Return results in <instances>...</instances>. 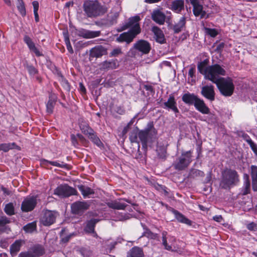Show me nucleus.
<instances>
[{
  "label": "nucleus",
  "mask_w": 257,
  "mask_h": 257,
  "mask_svg": "<svg viewBox=\"0 0 257 257\" xmlns=\"http://www.w3.org/2000/svg\"><path fill=\"white\" fill-rule=\"evenodd\" d=\"M157 130H133L129 139L132 143H141L145 151L148 147L153 148L157 144Z\"/></svg>",
  "instance_id": "nucleus-1"
},
{
  "label": "nucleus",
  "mask_w": 257,
  "mask_h": 257,
  "mask_svg": "<svg viewBox=\"0 0 257 257\" xmlns=\"http://www.w3.org/2000/svg\"><path fill=\"white\" fill-rule=\"evenodd\" d=\"M221 74H216L214 78H212L213 83L216 84L220 92L224 96H230L232 95L234 90V85L233 80L230 77H221Z\"/></svg>",
  "instance_id": "nucleus-2"
},
{
  "label": "nucleus",
  "mask_w": 257,
  "mask_h": 257,
  "mask_svg": "<svg viewBox=\"0 0 257 257\" xmlns=\"http://www.w3.org/2000/svg\"><path fill=\"white\" fill-rule=\"evenodd\" d=\"M207 62L208 60H205L198 63L197 66L198 71L204 75V78L206 79L211 81V77L214 78L217 74L225 75L226 71L220 65L216 64L206 67Z\"/></svg>",
  "instance_id": "nucleus-3"
},
{
  "label": "nucleus",
  "mask_w": 257,
  "mask_h": 257,
  "mask_svg": "<svg viewBox=\"0 0 257 257\" xmlns=\"http://www.w3.org/2000/svg\"><path fill=\"white\" fill-rule=\"evenodd\" d=\"M86 15L89 18H96L104 15L107 11V8L101 5L97 1H86L83 5Z\"/></svg>",
  "instance_id": "nucleus-4"
},
{
  "label": "nucleus",
  "mask_w": 257,
  "mask_h": 257,
  "mask_svg": "<svg viewBox=\"0 0 257 257\" xmlns=\"http://www.w3.org/2000/svg\"><path fill=\"white\" fill-rule=\"evenodd\" d=\"M239 182V176L237 172L231 169L226 168L221 173L220 186L224 189H230Z\"/></svg>",
  "instance_id": "nucleus-5"
},
{
  "label": "nucleus",
  "mask_w": 257,
  "mask_h": 257,
  "mask_svg": "<svg viewBox=\"0 0 257 257\" xmlns=\"http://www.w3.org/2000/svg\"><path fill=\"white\" fill-rule=\"evenodd\" d=\"M191 153V151L182 153L179 158L178 161L174 165L175 169L179 171H182L187 168L192 161Z\"/></svg>",
  "instance_id": "nucleus-6"
},
{
  "label": "nucleus",
  "mask_w": 257,
  "mask_h": 257,
  "mask_svg": "<svg viewBox=\"0 0 257 257\" xmlns=\"http://www.w3.org/2000/svg\"><path fill=\"white\" fill-rule=\"evenodd\" d=\"M77 191L74 188L69 186L67 184L59 185L54 191V194L63 198L68 197L72 195H77Z\"/></svg>",
  "instance_id": "nucleus-7"
},
{
  "label": "nucleus",
  "mask_w": 257,
  "mask_h": 257,
  "mask_svg": "<svg viewBox=\"0 0 257 257\" xmlns=\"http://www.w3.org/2000/svg\"><path fill=\"white\" fill-rule=\"evenodd\" d=\"M37 204V196H29L22 203L21 209L23 212L33 211Z\"/></svg>",
  "instance_id": "nucleus-8"
},
{
  "label": "nucleus",
  "mask_w": 257,
  "mask_h": 257,
  "mask_svg": "<svg viewBox=\"0 0 257 257\" xmlns=\"http://www.w3.org/2000/svg\"><path fill=\"white\" fill-rule=\"evenodd\" d=\"M90 206L89 201H76L71 204V211L74 214L80 215L88 209Z\"/></svg>",
  "instance_id": "nucleus-9"
},
{
  "label": "nucleus",
  "mask_w": 257,
  "mask_h": 257,
  "mask_svg": "<svg viewBox=\"0 0 257 257\" xmlns=\"http://www.w3.org/2000/svg\"><path fill=\"white\" fill-rule=\"evenodd\" d=\"M133 32L129 31L127 32H124L121 34L119 37L116 38V41L118 42H125L127 44L132 42L137 35L140 34L139 28H136Z\"/></svg>",
  "instance_id": "nucleus-10"
},
{
  "label": "nucleus",
  "mask_w": 257,
  "mask_h": 257,
  "mask_svg": "<svg viewBox=\"0 0 257 257\" xmlns=\"http://www.w3.org/2000/svg\"><path fill=\"white\" fill-rule=\"evenodd\" d=\"M56 213L54 211L46 210L40 219L41 223L44 226H48L53 224L56 220Z\"/></svg>",
  "instance_id": "nucleus-11"
},
{
  "label": "nucleus",
  "mask_w": 257,
  "mask_h": 257,
  "mask_svg": "<svg viewBox=\"0 0 257 257\" xmlns=\"http://www.w3.org/2000/svg\"><path fill=\"white\" fill-rule=\"evenodd\" d=\"M134 48L143 54H148L151 50V46L147 41L140 40L134 44Z\"/></svg>",
  "instance_id": "nucleus-12"
},
{
  "label": "nucleus",
  "mask_w": 257,
  "mask_h": 257,
  "mask_svg": "<svg viewBox=\"0 0 257 257\" xmlns=\"http://www.w3.org/2000/svg\"><path fill=\"white\" fill-rule=\"evenodd\" d=\"M140 20V17L139 16H135L134 17L130 18L127 22H126L121 28L120 31H123L127 29L128 28H131L130 31L133 32V30L136 29V28H139L140 33H141V29L139 24V22Z\"/></svg>",
  "instance_id": "nucleus-13"
},
{
  "label": "nucleus",
  "mask_w": 257,
  "mask_h": 257,
  "mask_svg": "<svg viewBox=\"0 0 257 257\" xmlns=\"http://www.w3.org/2000/svg\"><path fill=\"white\" fill-rule=\"evenodd\" d=\"M82 133L87 136L88 138L96 146L101 148L103 146V143L93 130H82Z\"/></svg>",
  "instance_id": "nucleus-14"
},
{
  "label": "nucleus",
  "mask_w": 257,
  "mask_h": 257,
  "mask_svg": "<svg viewBox=\"0 0 257 257\" xmlns=\"http://www.w3.org/2000/svg\"><path fill=\"white\" fill-rule=\"evenodd\" d=\"M193 7V13L195 16H200L201 18H207L208 15H206L205 11H203V7L200 4L198 0H190Z\"/></svg>",
  "instance_id": "nucleus-15"
},
{
  "label": "nucleus",
  "mask_w": 257,
  "mask_h": 257,
  "mask_svg": "<svg viewBox=\"0 0 257 257\" xmlns=\"http://www.w3.org/2000/svg\"><path fill=\"white\" fill-rule=\"evenodd\" d=\"M100 219L97 218H91L86 222V225L84 228L85 232L88 234H93V236H97V233L95 231L96 224L99 222Z\"/></svg>",
  "instance_id": "nucleus-16"
},
{
  "label": "nucleus",
  "mask_w": 257,
  "mask_h": 257,
  "mask_svg": "<svg viewBox=\"0 0 257 257\" xmlns=\"http://www.w3.org/2000/svg\"><path fill=\"white\" fill-rule=\"evenodd\" d=\"M201 94L211 101L215 99L214 87L212 85L203 86L201 88Z\"/></svg>",
  "instance_id": "nucleus-17"
},
{
  "label": "nucleus",
  "mask_w": 257,
  "mask_h": 257,
  "mask_svg": "<svg viewBox=\"0 0 257 257\" xmlns=\"http://www.w3.org/2000/svg\"><path fill=\"white\" fill-rule=\"evenodd\" d=\"M165 14L159 9L154 10L151 14L152 19L159 25H163L166 20Z\"/></svg>",
  "instance_id": "nucleus-18"
},
{
  "label": "nucleus",
  "mask_w": 257,
  "mask_h": 257,
  "mask_svg": "<svg viewBox=\"0 0 257 257\" xmlns=\"http://www.w3.org/2000/svg\"><path fill=\"white\" fill-rule=\"evenodd\" d=\"M186 23V18L185 16H182L177 22L171 26V29L175 34H178L185 30Z\"/></svg>",
  "instance_id": "nucleus-19"
},
{
  "label": "nucleus",
  "mask_w": 257,
  "mask_h": 257,
  "mask_svg": "<svg viewBox=\"0 0 257 257\" xmlns=\"http://www.w3.org/2000/svg\"><path fill=\"white\" fill-rule=\"evenodd\" d=\"M243 179V186L240 189L238 196H245L250 194L251 192L250 181L249 176L247 174H245Z\"/></svg>",
  "instance_id": "nucleus-20"
},
{
  "label": "nucleus",
  "mask_w": 257,
  "mask_h": 257,
  "mask_svg": "<svg viewBox=\"0 0 257 257\" xmlns=\"http://www.w3.org/2000/svg\"><path fill=\"white\" fill-rule=\"evenodd\" d=\"M184 0H173L171 2L169 8L173 12L180 14L184 10Z\"/></svg>",
  "instance_id": "nucleus-21"
},
{
  "label": "nucleus",
  "mask_w": 257,
  "mask_h": 257,
  "mask_svg": "<svg viewBox=\"0 0 257 257\" xmlns=\"http://www.w3.org/2000/svg\"><path fill=\"white\" fill-rule=\"evenodd\" d=\"M106 53V49L101 45L97 46L90 50V56L93 58H99Z\"/></svg>",
  "instance_id": "nucleus-22"
},
{
  "label": "nucleus",
  "mask_w": 257,
  "mask_h": 257,
  "mask_svg": "<svg viewBox=\"0 0 257 257\" xmlns=\"http://www.w3.org/2000/svg\"><path fill=\"white\" fill-rule=\"evenodd\" d=\"M172 212L174 215L175 218L178 222L186 224L190 226L192 225V221L187 218L185 215L180 213L179 211L172 208Z\"/></svg>",
  "instance_id": "nucleus-23"
},
{
  "label": "nucleus",
  "mask_w": 257,
  "mask_h": 257,
  "mask_svg": "<svg viewBox=\"0 0 257 257\" xmlns=\"http://www.w3.org/2000/svg\"><path fill=\"white\" fill-rule=\"evenodd\" d=\"M101 34L100 31H91L82 30L79 31L78 35L85 39H91L99 36Z\"/></svg>",
  "instance_id": "nucleus-24"
},
{
  "label": "nucleus",
  "mask_w": 257,
  "mask_h": 257,
  "mask_svg": "<svg viewBox=\"0 0 257 257\" xmlns=\"http://www.w3.org/2000/svg\"><path fill=\"white\" fill-rule=\"evenodd\" d=\"M152 31L154 34L155 38L157 42L160 44H164L166 42L163 32L158 27H153L152 28Z\"/></svg>",
  "instance_id": "nucleus-25"
},
{
  "label": "nucleus",
  "mask_w": 257,
  "mask_h": 257,
  "mask_svg": "<svg viewBox=\"0 0 257 257\" xmlns=\"http://www.w3.org/2000/svg\"><path fill=\"white\" fill-rule=\"evenodd\" d=\"M195 108L203 114H209L210 112L209 108L206 106L204 101L199 98L194 104Z\"/></svg>",
  "instance_id": "nucleus-26"
},
{
  "label": "nucleus",
  "mask_w": 257,
  "mask_h": 257,
  "mask_svg": "<svg viewBox=\"0 0 257 257\" xmlns=\"http://www.w3.org/2000/svg\"><path fill=\"white\" fill-rule=\"evenodd\" d=\"M24 41L27 44L30 50L34 52L37 56L39 57L43 55L36 47L35 44L28 36L26 35L24 37Z\"/></svg>",
  "instance_id": "nucleus-27"
},
{
  "label": "nucleus",
  "mask_w": 257,
  "mask_h": 257,
  "mask_svg": "<svg viewBox=\"0 0 257 257\" xmlns=\"http://www.w3.org/2000/svg\"><path fill=\"white\" fill-rule=\"evenodd\" d=\"M23 243H24V241L23 240L18 239L15 240V242L11 245L10 252L12 256L16 255L20 250Z\"/></svg>",
  "instance_id": "nucleus-28"
},
{
  "label": "nucleus",
  "mask_w": 257,
  "mask_h": 257,
  "mask_svg": "<svg viewBox=\"0 0 257 257\" xmlns=\"http://www.w3.org/2000/svg\"><path fill=\"white\" fill-rule=\"evenodd\" d=\"M198 97L193 93H185L182 97V101L188 105H193L195 104Z\"/></svg>",
  "instance_id": "nucleus-29"
},
{
  "label": "nucleus",
  "mask_w": 257,
  "mask_h": 257,
  "mask_svg": "<svg viewBox=\"0 0 257 257\" xmlns=\"http://www.w3.org/2000/svg\"><path fill=\"white\" fill-rule=\"evenodd\" d=\"M250 176L252 181V190L254 192H257V166H251Z\"/></svg>",
  "instance_id": "nucleus-30"
},
{
  "label": "nucleus",
  "mask_w": 257,
  "mask_h": 257,
  "mask_svg": "<svg viewBox=\"0 0 257 257\" xmlns=\"http://www.w3.org/2000/svg\"><path fill=\"white\" fill-rule=\"evenodd\" d=\"M126 257H144V254L141 248L134 246L128 252Z\"/></svg>",
  "instance_id": "nucleus-31"
},
{
  "label": "nucleus",
  "mask_w": 257,
  "mask_h": 257,
  "mask_svg": "<svg viewBox=\"0 0 257 257\" xmlns=\"http://www.w3.org/2000/svg\"><path fill=\"white\" fill-rule=\"evenodd\" d=\"M35 257H40L45 253L43 246L39 244H36L31 248V251Z\"/></svg>",
  "instance_id": "nucleus-32"
},
{
  "label": "nucleus",
  "mask_w": 257,
  "mask_h": 257,
  "mask_svg": "<svg viewBox=\"0 0 257 257\" xmlns=\"http://www.w3.org/2000/svg\"><path fill=\"white\" fill-rule=\"evenodd\" d=\"M164 104L166 107L172 110L175 112H178L179 110L176 106V102L173 96L170 95L167 101L164 102Z\"/></svg>",
  "instance_id": "nucleus-33"
},
{
  "label": "nucleus",
  "mask_w": 257,
  "mask_h": 257,
  "mask_svg": "<svg viewBox=\"0 0 257 257\" xmlns=\"http://www.w3.org/2000/svg\"><path fill=\"white\" fill-rule=\"evenodd\" d=\"M141 226L144 230L142 236H145L148 238L152 239H156L158 238V234L152 232L151 230L148 228V227L145 224L141 223Z\"/></svg>",
  "instance_id": "nucleus-34"
},
{
  "label": "nucleus",
  "mask_w": 257,
  "mask_h": 257,
  "mask_svg": "<svg viewBox=\"0 0 257 257\" xmlns=\"http://www.w3.org/2000/svg\"><path fill=\"white\" fill-rule=\"evenodd\" d=\"M107 205L109 208L116 210H124L127 206L126 204L120 203L116 200L108 202Z\"/></svg>",
  "instance_id": "nucleus-35"
},
{
  "label": "nucleus",
  "mask_w": 257,
  "mask_h": 257,
  "mask_svg": "<svg viewBox=\"0 0 257 257\" xmlns=\"http://www.w3.org/2000/svg\"><path fill=\"white\" fill-rule=\"evenodd\" d=\"M56 102V97L55 95H51L47 104V112L49 114L53 113V108Z\"/></svg>",
  "instance_id": "nucleus-36"
},
{
  "label": "nucleus",
  "mask_w": 257,
  "mask_h": 257,
  "mask_svg": "<svg viewBox=\"0 0 257 257\" xmlns=\"http://www.w3.org/2000/svg\"><path fill=\"white\" fill-rule=\"evenodd\" d=\"M78 189L84 198L90 195L94 194V190L90 187H85L82 185L78 186Z\"/></svg>",
  "instance_id": "nucleus-37"
},
{
  "label": "nucleus",
  "mask_w": 257,
  "mask_h": 257,
  "mask_svg": "<svg viewBox=\"0 0 257 257\" xmlns=\"http://www.w3.org/2000/svg\"><path fill=\"white\" fill-rule=\"evenodd\" d=\"M125 110L123 106L115 105L111 108V113L115 117H117V114L123 115L125 113Z\"/></svg>",
  "instance_id": "nucleus-38"
},
{
  "label": "nucleus",
  "mask_w": 257,
  "mask_h": 257,
  "mask_svg": "<svg viewBox=\"0 0 257 257\" xmlns=\"http://www.w3.org/2000/svg\"><path fill=\"white\" fill-rule=\"evenodd\" d=\"M118 17V14L116 12L109 13L107 15L106 24L110 26L115 24Z\"/></svg>",
  "instance_id": "nucleus-39"
},
{
  "label": "nucleus",
  "mask_w": 257,
  "mask_h": 257,
  "mask_svg": "<svg viewBox=\"0 0 257 257\" xmlns=\"http://www.w3.org/2000/svg\"><path fill=\"white\" fill-rule=\"evenodd\" d=\"M23 230L27 233H32L37 230V224L35 221L27 224L24 226Z\"/></svg>",
  "instance_id": "nucleus-40"
},
{
  "label": "nucleus",
  "mask_w": 257,
  "mask_h": 257,
  "mask_svg": "<svg viewBox=\"0 0 257 257\" xmlns=\"http://www.w3.org/2000/svg\"><path fill=\"white\" fill-rule=\"evenodd\" d=\"M102 67L103 69H115L117 67L116 60L105 61L102 63Z\"/></svg>",
  "instance_id": "nucleus-41"
},
{
  "label": "nucleus",
  "mask_w": 257,
  "mask_h": 257,
  "mask_svg": "<svg viewBox=\"0 0 257 257\" xmlns=\"http://www.w3.org/2000/svg\"><path fill=\"white\" fill-rule=\"evenodd\" d=\"M17 7L22 16L25 17L26 15V11L24 1L23 0H18Z\"/></svg>",
  "instance_id": "nucleus-42"
},
{
  "label": "nucleus",
  "mask_w": 257,
  "mask_h": 257,
  "mask_svg": "<svg viewBox=\"0 0 257 257\" xmlns=\"http://www.w3.org/2000/svg\"><path fill=\"white\" fill-rule=\"evenodd\" d=\"M5 212L9 216H12L15 214V207L13 203L7 204L4 208Z\"/></svg>",
  "instance_id": "nucleus-43"
},
{
  "label": "nucleus",
  "mask_w": 257,
  "mask_h": 257,
  "mask_svg": "<svg viewBox=\"0 0 257 257\" xmlns=\"http://www.w3.org/2000/svg\"><path fill=\"white\" fill-rule=\"evenodd\" d=\"M167 232L166 231H163L162 232V244L164 246V248L167 250H171L172 246L169 245L167 243Z\"/></svg>",
  "instance_id": "nucleus-44"
},
{
  "label": "nucleus",
  "mask_w": 257,
  "mask_h": 257,
  "mask_svg": "<svg viewBox=\"0 0 257 257\" xmlns=\"http://www.w3.org/2000/svg\"><path fill=\"white\" fill-rule=\"evenodd\" d=\"M204 175V173L203 171L197 169H192L189 174L190 177L193 178L196 177H203Z\"/></svg>",
  "instance_id": "nucleus-45"
},
{
  "label": "nucleus",
  "mask_w": 257,
  "mask_h": 257,
  "mask_svg": "<svg viewBox=\"0 0 257 257\" xmlns=\"http://www.w3.org/2000/svg\"><path fill=\"white\" fill-rule=\"evenodd\" d=\"M246 142L249 145L252 151L257 156V145L255 144L249 137H248V139L246 140Z\"/></svg>",
  "instance_id": "nucleus-46"
},
{
  "label": "nucleus",
  "mask_w": 257,
  "mask_h": 257,
  "mask_svg": "<svg viewBox=\"0 0 257 257\" xmlns=\"http://www.w3.org/2000/svg\"><path fill=\"white\" fill-rule=\"evenodd\" d=\"M77 136L78 139V141L80 142V143L84 147H87L88 145L89 142L82 135L80 134H77Z\"/></svg>",
  "instance_id": "nucleus-47"
},
{
  "label": "nucleus",
  "mask_w": 257,
  "mask_h": 257,
  "mask_svg": "<svg viewBox=\"0 0 257 257\" xmlns=\"http://www.w3.org/2000/svg\"><path fill=\"white\" fill-rule=\"evenodd\" d=\"M70 139L72 145L75 148H78V147L79 146V144L77 135H75L74 134H71L70 136Z\"/></svg>",
  "instance_id": "nucleus-48"
},
{
  "label": "nucleus",
  "mask_w": 257,
  "mask_h": 257,
  "mask_svg": "<svg viewBox=\"0 0 257 257\" xmlns=\"http://www.w3.org/2000/svg\"><path fill=\"white\" fill-rule=\"evenodd\" d=\"M10 220L6 216H2L0 217V226H4L5 225L10 223Z\"/></svg>",
  "instance_id": "nucleus-49"
},
{
  "label": "nucleus",
  "mask_w": 257,
  "mask_h": 257,
  "mask_svg": "<svg viewBox=\"0 0 257 257\" xmlns=\"http://www.w3.org/2000/svg\"><path fill=\"white\" fill-rule=\"evenodd\" d=\"M49 164L61 168H66L67 166V164L64 163L63 162L62 164H60L56 161H50Z\"/></svg>",
  "instance_id": "nucleus-50"
},
{
  "label": "nucleus",
  "mask_w": 257,
  "mask_h": 257,
  "mask_svg": "<svg viewBox=\"0 0 257 257\" xmlns=\"http://www.w3.org/2000/svg\"><path fill=\"white\" fill-rule=\"evenodd\" d=\"M206 31L207 34L212 37H216L218 34L217 31L214 29L207 28L206 29Z\"/></svg>",
  "instance_id": "nucleus-51"
},
{
  "label": "nucleus",
  "mask_w": 257,
  "mask_h": 257,
  "mask_svg": "<svg viewBox=\"0 0 257 257\" xmlns=\"http://www.w3.org/2000/svg\"><path fill=\"white\" fill-rule=\"evenodd\" d=\"M122 53L121 49L120 48L114 49L110 53V56L116 57Z\"/></svg>",
  "instance_id": "nucleus-52"
},
{
  "label": "nucleus",
  "mask_w": 257,
  "mask_h": 257,
  "mask_svg": "<svg viewBox=\"0 0 257 257\" xmlns=\"http://www.w3.org/2000/svg\"><path fill=\"white\" fill-rule=\"evenodd\" d=\"M27 68L31 75H35L38 73L37 70L32 65H27Z\"/></svg>",
  "instance_id": "nucleus-53"
},
{
  "label": "nucleus",
  "mask_w": 257,
  "mask_h": 257,
  "mask_svg": "<svg viewBox=\"0 0 257 257\" xmlns=\"http://www.w3.org/2000/svg\"><path fill=\"white\" fill-rule=\"evenodd\" d=\"M18 257H35L30 251L21 252Z\"/></svg>",
  "instance_id": "nucleus-54"
},
{
  "label": "nucleus",
  "mask_w": 257,
  "mask_h": 257,
  "mask_svg": "<svg viewBox=\"0 0 257 257\" xmlns=\"http://www.w3.org/2000/svg\"><path fill=\"white\" fill-rule=\"evenodd\" d=\"M246 227L250 231L257 230V225L253 222L248 223Z\"/></svg>",
  "instance_id": "nucleus-55"
},
{
  "label": "nucleus",
  "mask_w": 257,
  "mask_h": 257,
  "mask_svg": "<svg viewBox=\"0 0 257 257\" xmlns=\"http://www.w3.org/2000/svg\"><path fill=\"white\" fill-rule=\"evenodd\" d=\"M65 42L68 51L71 53H73V50L71 45L69 39L68 37L65 38Z\"/></svg>",
  "instance_id": "nucleus-56"
},
{
  "label": "nucleus",
  "mask_w": 257,
  "mask_h": 257,
  "mask_svg": "<svg viewBox=\"0 0 257 257\" xmlns=\"http://www.w3.org/2000/svg\"><path fill=\"white\" fill-rule=\"evenodd\" d=\"M10 145L8 144H2L0 145V149L5 152H7L10 150Z\"/></svg>",
  "instance_id": "nucleus-57"
},
{
  "label": "nucleus",
  "mask_w": 257,
  "mask_h": 257,
  "mask_svg": "<svg viewBox=\"0 0 257 257\" xmlns=\"http://www.w3.org/2000/svg\"><path fill=\"white\" fill-rule=\"evenodd\" d=\"M73 236V234H70L66 236L61 237V241L63 243H67L68 242L71 237Z\"/></svg>",
  "instance_id": "nucleus-58"
},
{
  "label": "nucleus",
  "mask_w": 257,
  "mask_h": 257,
  "mask_svg": "<svg viewBox=\"0 0 257 257\" xmlns=\"http://www.w3.org/2000/svg\"><path fill=\"white\" fill-rule=\"evenodd\" d=\"M1 188L2 191H3L4 194H5L6 195L9 196L11 194V191L8 189L7 188H6V187H5L4 186H2Z\"/></svg>",
  "instance_id": "nucleus-59"
},
{
  "label": "nucleus",
  "mask_w": 257,
  "mask_h": 257,
  "mask_svg": "<svg viewBox=\"0 0 257 257\" xmlns=\"http://www.w3.org/2000/svg\"><path fill=\"white\" fill-rule=\"evenodd\" d=\"M40 165L41 166H47L48 164H49L50 161H48L45 159H42L40 160Z\"/></svg>",
  "instance_id": "nucleus-60"
},
{
  "label": "nucleus",
  "mask_w": 257,
  "mask_h": 257,
  "mask_svg": "<svg viewBox=\"0 0 257 257\" xmlns=\"http://www.w3.org/2000/svg\"><path fill=\"white\" fill-rule=\"evenodd\" d=\"M32 5L34 8V13L38 12L39 9V3L37 1H34L32 3Z\"/></svg>",
  "instance_id": "nucleus-61"
},
{
  "label": "nucleus",
  "mask_w": 257,
  "mask_h": 257,
  "mask_svg": "<svg viewBox=\"0 0 257 257\" xmlns=\"http://www.w3.org/2000/svg\"><path fill=\"white\" fill-rule=\"evenodd\" d=\"M213 219L214 221L218 222H220L222 220L223 218L221 215H215L213 217Z\"/></svg>",
  "instance_id": "nucleus-62"
},
{
  "label": "nucleus",
  "mask_w": 257,
  "mask_h": 257,
  "mask_svg": "<svg viewBox=\"0 0 257 257\" xmlns=\"http://www.w3.org/2000/svg\"><path fill=\"white\" fill-rule=\"evenodd\" d=\"M161 189L163 191L164 193L165 196H168L169 195V189L165 186L163 185L160 186Z\"/></svg>",
  "instance_id": "nucleus-63"
},
{
  "label": "nucleus",
  "mask_w": 257,
  "mask_h": 257,
  "mask_svg": "<svg viewBox=\"0 0 257 257\" xmlns=\"http://www.w3.org/2000/svg\"><path fill=\"white\" fill-rule=\"evenodd\" d=\"M135 120H136L135 117H134L133 118H132L130 120V121L127 123L126 126L124 128H130L132 126V125L135 122Z\"/></svg>",
  "instance_id": "nucleus-64"
}]
</instances>
